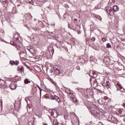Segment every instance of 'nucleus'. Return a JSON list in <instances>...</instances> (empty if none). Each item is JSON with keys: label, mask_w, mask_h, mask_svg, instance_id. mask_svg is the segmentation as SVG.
<instances>
[{"label": "nucleus", "mask_w": 125, "mask_h": 125, "mask_svg": "<svg viewBox=\"0 0 125 125\" xmlns=\"http://www.w3.org/2000/svg\"><path fill=\"white\" fill-rule=\"evenodd\" d=\"M54 72H55V73L56 74H59V72H60V70H59V67L58 68L56 69V70H55Z\"/></svg>", "instance_id": "34"}, {"label": "nucleus", "mask_w": 125, "mask_h": 125, "mask_svg": "<svg viewBox=\"0 0 125 125\" xmlns=\"http://www.w3.org/2000/svg\"><path fill=\"white\" fill-rule=\"evenodd\" d=\"M0 2H5L7 3L6 5H8V1L6 0H0Z\"/></svg>", "instance_id": "27"}, {"label": "nucleus", "mask_w": 125, "mask_h": 125, "mask_svg": "<svg viewBox=\"0 0 125 125\" xmlns=\"http://www.w3.org/2000/svg\"><path fill=\"white\" fill-rule=\"evenodd\" d=\"M105 10H106V13H107V14H109V15H111V14H113V9H112L111 7H106Z\"/></svg>", "instance_id": "7"}, {"label": "nucleus", "mask_w": 125, "mask_h": 125, "mask_svg": "<svg viewBox=\"0 0 125 125\" xmlns=\"http://www.w3.org/2000/svg\"><path fill=\"white\" fill-rule=\"evenodd\" d=\"M52 50H53V48H52Z\"/></svg>", "instance_id": "61"}, {"label": "nucleus", "mask_w": 125, "mask_h": 125, "mask_svg": "<svg viewBox=\"0 0 125 125\" xmlns=\"http://www.w3.org/2000/svg\"><path fill=\"white\" fill-rule=\"evenodd\" d=\"M43 125H48L47 124H43Z\"/></svg>", "instance_id": "53"}, {"label": "nucleus", "mask_w": 125, "mask_h": 125, "mask_svg": "<svg viewBox=\"0 0 125 125\" xmlns=\"http://www.w3.org/2000/svg\"><path fill=\"white\" fill-rule=\"evenodd\" d=\"M69 0V1L71 0L72 1V0Z\"/></svg>", "instance_id": "59"}, {"label": "nucleus", "mask_w": 125, "mask_h": 125, "mask_svg": "<svg viewBox=\"0 0 125 125\" xmlns=\"http://www.w3.org/2000/svg\"><path fill=\"white\" fill-rule=\"evenodd\" d=\"M99 103L102 105H109L111 103V100L108 97H104L98 100Z\"/></svg>", "instance_id": "2"}, {"label": "nucleus", "mask_w": 125, "mask_h": 125, "mask_svg": "<svg viewBox=\"0 0 125 125\" xmlns=\"http://www.w3.org/2000/svg\"><path fill=\"white\" fill-rule=\"evenodd\" d=\"M95 40H96V39H95V37H92L91 38V41H92V42H95Z\"/></svg>", "instance_id": "39"}, {"label": "nucleus", "mask_w": 125, "mask_h": 125, "mask_svg": "<svg viewBox=\"0 0 125 125\" xmlns=\"http://www.w3.org/2000/svg\"><path fill=\"white\" fill-rule=\"evenodd\" d=\"M42 24L43 26H44V24L42 22Z\"/></svg>", "instance_id": "55"}, {"label": "nucleus", "mask_w": 125, "mask_h": 125, "mask_svg": "<svg viewBox=\"0 0 125 125\" xmlns=\"http://www.w3.org/2000/svg\"><path fill=\"white\" fill-rule=\"evenodd\" d=\"M119 9H120V7L117 5H114L112 7L113 14H114V12H117V11H119Z\"/></svg>", "instance_id": "10"}, {"label": "nucleus", "mask_w": 125, "mask_h": 125, "mask_svg": "<svg viewBox=\"0 0 125 125\" xmlns=\"http://www.w3.org/2000/svg\"><path fill=\"white\" fill-rule=\"evenodd\" d=\"M15 66H18V65H19V61L16 60L15 62Z\"/></svg>", "instance_id": "33"}, {"label": "nucleus", "mask_w": 125, "mask_h": 125, "mask_svg": "<svg viewBox=\"0 0 125 125\" xmlns=\"http://www.w3.org/2000/svg\"><path fill=\"white\" fill-rule=\"evenodd\" d=\"M98 125H104L102 122H99L98 124Z\"/></svg>", "instance_id": "42"}, {"label": "nucleus", "mask_w": 125, "mask_h": 125, "mask_svg": "<svg viewBox=\"0 0 125 125\" xmlns=\"http://www.w3.org/2000/svg\"><path fill=\"white\" fill-rule=\"evenodd\" d=\"M67 23L68 28H69V29H71L72 30L76 29V27L75 26V24H74V21H72V18L71 17L67 18Z\"/></svg>", "instance_id": "3"}, {"label": "nucleus", "mask_w": 125, "mask_h": 125, "mask_svg": "<svg viewBox=\"0 0 125 125\" xmlns=\"http://www.w3.org/2000/svg\"><path fill=\"white\" fill-rule=\"evenodd\" d=\"M87 108L89 109L92 116H93L96 119H98V120H102V119H103L104 113L100 112L98 108L91 106H87Z\"/></svg>", "instance_id": "1"}, {"label": "nucleus", "mask_w": 125, "mask_h": 125, "mask_svg": "<svg viewBox=\"0 0 125 125\" xmlns=\"http://www.w3.org/2000/svg\"><path fill=\"white\" fill-rule=\"evenodd\" d=\"M18 78V76H16L15 78H14L12 81V82H13V83H17V82H18L19 81H21V77H20L19 78Z\"/></svg>", "instance_id": "11"}, {"label": "nucleus", "mask_w": 125, "mask_h": 125, "mask_svg": "<svg viewBox=\"0 0 125 125\" xmlns=\"http://www.w3.org/2000/svg\"><path fill=\"white\" fill-rule=\"evenodd\" d=\"M85 106H86V107H87V106H88V107L89 106V105H85Z\"/></svg>", "instance_id": "56"}, {"label": "nucleus", "mask_w": 125, "mask_h": 125, "mask_svg": "<svg viewBox=\"0 0 125 125\" xmlns=\"http://www.w3.org/2000/svg\"><path fill=\"white\" fill-rule=\"evenodd\" d=\"M28 100H29V99H25V101H26V103H28Z\"/></svg>", "instance_id": "45"}, {"label": "nucleus", "mask_w": 125, "mask_h": 125, "mask_svg": "<svg viewBox=\"0 0 125 125\" xmlns=\"http://www.w3.org/2000/svg\"><path fill=\"white\" fill-rule=\"evenodd\" d=\"M95 9H99V8H97V7H95Z\"/></svg>", "instance_id": "50"}, {"label": "nucleus", "mask_w": 125, "mask_h": 125, "mask_svg": "<svg viewBox=\"0 0 125 125\" xmlns=\"http://www.w3.org/2000/svg\"><path fill=\"white\" fill-rule=\"evenodd\" d=\"M112 48V46L111 45V44L109 43H107L106 44V48Z\"/></svg>", "instance_id": "28"}, {"label": "nucleus", "mask_w": 125, "mask_h": 125, "mask_svg": "<svg viewBox=\"0 0 125 125\" xmlns=\"http://www.w3.org/2000/svg\"><path fill=\"white\" fill-rule=\"evenodd\" d=\"M105 87H106V88H111V83L108 80L106 81Z\"/></svg>", "instance_id": "12"}, {"label": "nucleus", "mask_w": 125, "mask_h": 125, "mask_svg": "<svg viewBox=\"0 0 125 125\" xmlns=\"http://www.w3.org/2000/svg\"><path fill=\"white\" fill-rule=\"evenodd\" d=\"M1 3H2V4L4 5L5 7H6V6H7V5H6L7 4V3H6V2H1Z\"/></svg>", "instance_id": "38"}, {"label": "nucleus", "mask_w": 125, "mask_h": 125, "mask_svg": "<svg viewBox=\"0 0 125 125\" xmlns=\"http://www.w3.org/2000/svg\"><path fill=\"white\" fill-rule=\"evenodd\" d=\"M70 94H72V95H73V93L70 92Z\"/></svg>", "instance_id": "54"}, {"label": "nucleus", "mask_w": 125, "mask_h": 125, "mask_svg": "<svg viewBox=\"0 0 125 125\" xmlns=\"http://www.w3.org/2000/svg\"><path fill=\"white\" fill-rule=\"evenodd\" d=\"M64 7H65V8H69V5L67 4H64Z\"/></svg>", "instance_id": "40"}, {"label": "nucleus", "mask_w": 125, "mask_h": 125, "mask_svg": "<svg viewBox=\"0 0 125 125\" xmlns=\"http://www.w3.org/2000/svg\"><path fill=\"white\" fill-rule=\"evenodd\" d=\"M92 78H93L94 79H96V78H97V74H96V73H94Z\"/></svg>", "instance_id": "36"}, {"label": "nucleus", "mask_w": 125, "mask_h": 125, "mask_svg": "<svg viewBox=\"0 0 125 125\" xmlns=\"http://www.w3.org/2000/svg\"><path fill=\"white\" fill-rule=\"evenodd\" d=\"M39 1H42V2H44V1H46V0H37L35 2L36 3H39Z\"/></svg>", "instance_id": "30"}, {"label": "nucleus", "mask_w": 125, "mask_h": 125, "mask_svg": "<svg viewBox=\"0 0 125 125\" xmlns=\"http://www.w3.org/2000/svg\"><path fill=\"white\" fill-rule=\"evenodd\" d=\"M24 17L26 20H27V21H31L33 17H32V15H31V14L27 13L25 14Z\"/></svg>", "instance_id": "8"}, {"label": "nucleus", "mask_w": 125, "mask_h": 125, "mask_svg": "<svg viewBox=\"0 0 125 125\" xmlns=\"http://www.w3.org/2000/svg\"><path fill=\"white\" fill-rule=\"evenodd\" d=\"M48 7L49 8V9H53V7L48 6Z\"/></svg>", "instance_id": "43"}, {"label": "nucleus", "mask_w": 125, "mask_h": 125, "mask_svg": "<svg viewBox=\"0 0 125 125\" xmlns=\"http://www.w3.org/2000/svg\"><path fill=\"white\" fill-rule=\"evenodd\" d=\"M44 27H45V25H44Z\"/></svg>", "instance_id": "62"}, {"label": "nucleus", "mask_w": 125, "mask_h": 125, "mask_svg": "<svg viewBox=\"0 0 125 125\" xmlns=\"http://www.w3.org/2000/svg\"><path fill=\"white\" fill-rule=\"evenodd\" d=\"M95 18L98 19V20H100V21H102V18H101L100 16L96 15L95 16Z\"/></svg>", "instance_id": "21"}, {"label": "nucleus", "mask_w": 125, "mask_h": 125, "mask_svg": "<svg viewBox=\"0 0 125 125\" xmlns=\"http://www.w3.org/2000/svg\"><path fill=\"white\" fill-rule=\"evenodd\" d=\"M28 0H25V1H26V2H27L28 3V2L29 1Z\"/></svg>", "instance_id": "49"}, {"label": "nucleus", "mask_w": 125, "mask_h": 125, "mask_svg": "<svg viewBox=\"0 0 125 125\" xmlns=\"http://www.w3.org/2000/svg\"><path fill=\"white\" fill-rule=\"evenodd\" d=\"M123 92H125V89L123 88Z\"/></svg>", "instance_id": "51"}, {"label": "nucleus", "mask_w": 125, "mask_h": 125, "mask_svg": "<svg viewBox=\"0 0 125 125\" xmlns=\"http://www.w3.org/2000/svg\"><path fill=\"white\" fill-rule=\"evenodd\" d=\"M10 89L13 90L16 88V84L13 83H10L9 85Z\"/></svg>", "instance_id": "14"}, {"label": "nucleus", "mask_w": 125, "mask_h": 125, "mask_svg": "<svg viewBox=\"0 0 125 125\" xmlns=\"http://www.w3.org/2000/svg\"><path fill=\"white\" fill-rule=\"evenodd\" d=\"M47 98H48V99H49L50 98V96H47Z\"/></svg>", "instance_id": "52"}, {"label": "nucleus", "mask_w": 125, "mask_h": 125, "mask_svg": "<svg viewBox=\"0 0 125 125\" xmlns=\"http://www.w3.org/2000/svg\"><path fill=\"white\" fill-rule=\"evenodd\" d=\"M17 71L20 73H22L24 72V66L23 65H19L17 67Z\"/></svg>", "instance_id": "9"}, {"label": "nucleus", "mask_w": 125, "mask_h": 125, "mask_svg": "<svg viewBox=\"0 0 125 125\" xmlns=\"http://www.w3.org/2000/svg\"><path fill=\"white\" fill-rule=\"evenodd\" d=\"M48 80H49V81H50L51 82V83H52V84H54V85L56 86V87H58V86L57 85V83H55L54 82V81H53V80H52V79H51V78H49Z\"/></svg>", "instance_id": "15"}, {"label": "nucleus", "mask_w": 125, "mask_h": 125, "mask_svg": "<svg viewBox=\"0 0 125 125\" xmlns=\"http://www.w3.org/2000/svg\"><path fill=\"white\" fill-rule=\"evenodd\" d=\"M10 64H11V65H12V66H13V65H15V61H10L9 62Z\"/></svg>", "instance_id": "29"}, {"label": "nucleus", "mask_w": 125, "mask_h": 125, "mask_svg": "<svg viewBox=\"0 0 125 125\" xmlns=\"http://www.w3.org/2000/svg\"><path fill=\"white\" fill-rule=\"evenodd\" d=\"M50 73H51V74H52V73H53V70H50Z\"/></svg>", "instance_id": "47"}, {"label": "nucleus", "mask_w": 125, "mask_h": 125, "mask_svg": "<svg viewBox=\"0 0 125 125\" xmlns=\"http://www.w3.org/2000/svg\"><path fill=\"white\" fill-rule=\"evenodd\" d=\"M24 65H25V67L27 68V69H28L30 71H32V69H31V67H30V66H28V65L26 64H24Z\"/></svg>", "instance_id": "35"}, {"label": "nucleus", "mask_w": 125, "mask_h": 125, "mask_svg": "<svg viewBox=\"0 0 125 125\" xmlns=\"http://www.w3.org/2000/svg\"><path fill=\"white\" fill-rule=\"evenodd\" d=\"M16 44H17L16 42H10V44H11L13 46H15V45H16Z\"/></svg>", "instance_id": "32"}, {"label": "nucleus", "mask_w": 125, "mask_h": 125, "mask_svg": "<svg viewBox=\"0 0 125 125\" xmlns=\"http://www.w3.org/2000/svg\"><path fill=\"white\" fill-rule=\"evenodd\" d=\"M119 70H121L122 69H119Z\"/></svg>", "instance_id": "63"}, {"label": "nucleus", "mask_w": 125, "mask_h": 125, "mask_svg": "<svg viewBox=\"0 0 125 125\" xmlns=\"http://www.w3.org/2000/svg\"><path fill=\"white\" fill-rule=\"evenodd\" d=\"M124 122H125V118L124 119Z\"/></svg>", "instance_id": "58"}, {"label": "nucleus", "mask_w": 125, "mask_h": 125, "mask_svg": "<svg viewBox=\"0 0 125 125\" xmlns=\"http://www.w3.org/2000/svg\"><path fill=\"white\" fill-rule=\"evenodd\" d=\"M24 83L25 84H28V83H31V81H29V79H25L24 81Z\"/></svg>", "instance_id": "19"}, {"label": "nucleus", "mask_w": 125, "mask_h": 125, "mask_svg": "<svg viewBox=\"0 0 125 125\" xmlns=\"http://www.w3.org/2000/svg\"><path fill=\"white\" fill-rule=\"evenodd\" d=\"M58 68H59V66H58V65H54L53 67V69L54 71H56V70H57Z\"/></svg>", "instance_id": "26"}, {"label": "nucleus", "mask_w": 125, "mask_h": 125, "mask_svg": "<svg viewBox=\"0 0 125 125\" xmlns=\"http://www.w3.org/2000/svg\"><path fill=\"white\" fill-rule=\"evenodd\" d=\"M76 69L77 70H80V66H76Z\"/></svg>", "instance_id": "44"}, {"label": "nucleus", "mask_w": 125, "mask_h": 125, "mask_svg": "<svg viewBox=\"0 0 125 125\" xmlns=\"http://www.w3.org/2000/svg\"><path fill=\"white\" fill-rule=\"evenodd\" d=\"M94 73L95 72H93V71H90L89 74V77H90L91 78H92L93 77V75L94 74Z\"/></svg>", "instance_id": "25"}, {"label": "nucleus", "mask_w": 125, "mask_h": 125, "mask_svg": "<svg viewBox=\"0 0 125 125\" xmlns=\"http://www.w3.org/2000/svg\"><path fill=\"white\" fill-rule=\"evenodd\" d=\"M35 122V120L29 121L28 120V125H34V122Z\"/></svg>", "instance_id": "22"}, {"label": "nucleus", "mask_w": 125, "mask_h": 125, "mask_svg": "<svg viewBox=\"0 0 125 125\" xmlns=\"http://www.w3.org/2000/svg\"><path fill=\"white\" fill-rule=\"evenodd\" d=\"M102 41H103V42H106V38H102Z\"/></svg>", "instance_id": "41"}, {"label": "nucleus", "mask_w": 125, "mask_h": 125, "mask_svg": "<svg viewBox=\"0 0 125 125\" xmlns=\"http://www.w3.org/2000/svg\"><path fill=\"white\" fill-rule=\"evenodd\" d=\"M116 87H117V90H121V89H123V86H122V85H121L119 83H117L116 84Z\"/></svg>", "instance_id": "16"}, {"label": "nucleus", "mask_w": 125, "mask_h": 125, "mask_svg": "<svg viewBox=\"0 0 125 125\" xmlns=\"http://www.w3.org/2000/svg\"><path fill=\"white\" fill-rule=\"evenodd\" d=\"M109 121L110 122H111V123H113L114 124H116L118 120L117 119V118H115L114 117H112L110 118V119H109Z\"/></svg>", "instance_id": "13"}, {"label": "nucleus", "mask_w": 125, "mask_h": 125, "mask_svg": "<svg viewBox=\"0 0 125 125\" xmlns=\"http://www.w3.org/2000/svg\"><path fill=\"white\" fill-rule=\"evenodd\" d=\"M90 82H91V78H90Z\"/></svg>", "instance_id": "57"}, {"label": "nucleus", "mask_w": 125, "mask_h": 125, "mask_svg": "<svg viewBox=\"0 0 125 125\" xmlns=\"http://www.w3.org/2000/svg\"><path fill=\"white\" fill-rule=\"evenodd\" d=\"M124 89H123L122 88V89H121V90H119L120 91H121V92H124Z\"/></svg>", "instance_id": "46"}, {"label": "nucleus", "mask_w": 125, "mask_h": 125, "mask_svg": "<svg viewBox=\"0 0 125 125\" xmlns=\"http://www.w3.org/2000/svg\"><path fill=\"white\" fill-rule=\"evenodd\" d=\"M78 35H80V34H81V31H78Z\"/></svg>", "instance_id": "48"}, {"label": "nucleus", "mask_w": 125, "mask_h": 125, "mask_svg": "<svg viewBox=\"0 0 125 125\" xmlns=\"http://www.w3.org/2000/svg\"><path fill=\"white\" fill-rule=\"evenodd\" d=\"M110 61H111V59L110 57L108 56H104L103 60V62L104 64H110Z\"/></svg>", "instance_id": "6"}, {"label": "nucleus", "mask_w": 125, "mask_h": 125, "mask_svg": "<svg viewBox=\"0 0 125 125\" xmlns=\"http://www.w3.org/2000/svg\"><path fill=\"white\" fill-rule=\"evenodd\" d=\"M51 115L52 117H53V118H57L58 117V115H57L56 116H54V112H53V110H51Z\"/></svg>", "instance_id": "24"}, {"label": "nucleus", "mask_w": 125, "mask_h": 125, "mask_svg": "<svg viewBox=\"0 0 125 125\" xmlns=\"http://www.w3.org/2000/svg\"><path fill=\"white\" fill-rule=\"evenodd\" d=\"M73 102H75L76 104H79V101L76 98H72Z\"/></svg>", "instance_id": "20"}, {"label": "nucleus", "mask_w": 125, "mask_h": 125, "mask_svg": "<svg viewBox=\"0 0 125 125\" xmlns=\"http://www.w3.org/2000/svg\"><path fill=\"white\" fill-rule=\"evenodd\" d=\"M87 96V97H88V98H89V97H88V96Z\"/></svg>", "instance_id": "60"}, {"label": "nucleus", "mask_w": 125, "mask_h": 125, "mask_svg": "<svg viewBox=\"0 0 125 125\" xmlns=\"http://www.w3.org/2000/svg\"><path fill=\"white\" fill-rule=\"evenodd\" d=\"M97 84H101V82L102 81H101V79L100 78L97 79L96 80Z\"/></svg>", "instance_id": "23"}, {"label": "nucleus", "mask_w": 125, "mask_h": 125, "mask_svg": "<svg viewBox=\"0 0 125 125\" xmlns=\"http://www.w3.org/2000/svg\"><path fill=\"white\" fill-rule=\"evenodd\" d=\"M15 46L18 50H19V49H20V46H19V45H18L17 43L15 45Z\"/></svg>", "instance_id": "31"}, {"label": "nucleus", "mask_w": 125, "mask_h": 125, "mask_svg": "<svg viewBox=\"0 0 125 125\" xmlns=\"http://www.w3.org/2000/svg\"><path fill=\"white\" fill-rule=\"evenodd\" d=\"M70 119H71V123L78 121V117L74 112L70 114Z\"/></svg>", "instance_id": "4"}, {"label": "nucleus", "mask_w": 125, "mask_h": 125, "mask_svg": "<svg viewBox=\"0 0 125 125\" xmlns=\"http://www.w3.org/2000/svg\"><path fill=\"white\" fill-rule=\"evenodd\" d=\"M37 0H28L27 3H30V4H33V3H36Z\"/></svg>", "instance_id": "18"}, {"label": "nucleus", "mask_w": 125, "mask_h": 125, "mask_svg": "<svg viewBox=\"0 0 125 125\" xmlns=\"http://www.w3.org/2000/svg\"><path fill=\"white\" fill-rule=\"evenodd\" d=\"M49 99L50 100H56V101H57V102H58V103H60L61 102L60 98H59V97L55 95H54V96L51 95Z\"/></svg>", "instance_id": "5"}, {"label": "nucleus", "mask_w": 125, "mask_h": 125, "mask_svg": "<svg viewBox=\"0 0 125 125\" xmlns=\"http://www.w3.org/2000/svg\"><path fill=\"white\" fill-rule=\"evenodd\" d=\"M101 84L102 85V86H104V87H105L106 86V80H104L101 82Z\"/></svg>", "instance_id": "17"}, {"label": "nucleus", "mask_w": 125, "mask_h": 125, "mask_svg": "<svg viewBox=\"0 0 125 125\" xmlns=\"http://www.w3.org/2000/svg\"><path fill=\"white\" fill-rule=\"evenodd\" d=\"M37 87H38L39 89L40 90V95L42 94V88H41V87H40V86L38 85Z\"/></svg>", "instance_id": "37"}]
</instances>
